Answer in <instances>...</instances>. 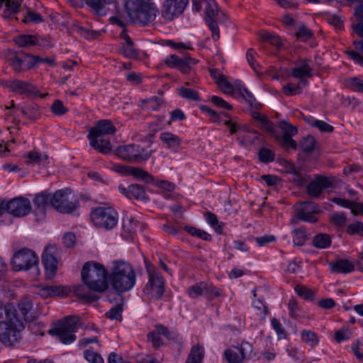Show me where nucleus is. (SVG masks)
<instances>
[{
  "instance_id": "f257e3e1",
  "label": "nucleus",
  "mask_w": 363,
  "mask_h": 363,
  "mask_svg": "<svg viewBox=\"0 0 363 363\" xmlns=\"http://www.w3.org/2000/svg\"><path fill=\"white\" fill-rule=\"evenodd\" d=\"M24 323L13 308H9L6 316L0 319V342L6 347L16 346L21 339Z\"/></svg>"
},
{
  "instance_id": "f03ea898",
  "label": "nucleus",
  "mask_w": 363,
  "mask_h": 363,
  "mask_svg": "<svg viewBox=\"0 0 363 363\" xmlns=\"http://www.w3.org/2000/svg\"><path fill=\"white\" fill-rule=\"evenodd\" d=\"M108 278L113 289L122 293L130 290L134 286L136 275L130 263L117 260L113 262Z\"/></svg>"
},
{
  "instance_id": "7ed1b4c3",
  "label": "nucleus",
  "mask_w": 363,
  "mask_h": 363,
  "mask_svg": "<svg viewBox=\"0 0 363 363\" xmlns=\"http://www.w3.org/2000/svg\"><path fill=\"white\" fill-rule=\"evenodd\" d=\"M193 10L200 11L204 6L205 21L211 31L212 38L214 41L220 38L218 24L224 23L227 18L225 14L219 9L215 0H191Z\"/></svg>"
},
{
  "instance_id": "20e7f679",
  "label": "nucleus",
  "mask_w": 363,
  "mask_h": 363,
  "mask_svg": "<svg viewBox=\"0 0 363 363\" xmlns=\"http://www.w3.org/2000/svg\"><path fill=\"white\" fill-rule=\"evenodd\" d=\"M82 279L86 286L96 292H103L108 288V273L105 267L95 262H86L82 269Z\"/></svg>"
},
{
  "instance_id": "39448f33",
  "label": "nucleus",
  "mask_w": 363,
  "mask_h": 363,
  "mask_svg": "<svg viewBox=\"0 0 363 363\" xmlns=\"http://www.w3.org/2000/svg\"><path fill=\"white\" fill-rule=\"evenodd\" d=\"M50 205L58 212L71 213L78 207V199L69 189H60L52 194Z\"/></svg>"
},
{
  "instance_id": "423d86ee",
  "label": "nucleus",
  "mask_w": 363,
  "mask_h": 363,
  "mask_svg": "<svg viewBox=\"0 0 363 363\" xmlns=\"http://www.w3.org/2000/svg\"><path fill=\"white\" fill-rule=\"evenodd\" d=\"M39 259L37 254L28 248H23L13 255L11 264L16 271L33 269L36 274H39Z\"/></svg>"
},
{
  "instance_id": "0eeeda50",
  "label": "nucleus",
  "mask_w": 363,
  "mask_h": 363,
  "mask_svg": "<svg viewBox=\"0 0 363 363\" xmlns=\"http://www.w3.org/2000/svg\"><path fill=\"white\" fill-rule=\"evenodd\" d=\"M152 152L148 148L133 143L118 147L115 150V154L123 160L142 163L150 157Z\"/></svg>"
},
{
  "instance_id": "6e6552de",
  "label": "nucleus",
  "mask_w": 363,
  "mask_h": 363,
  "mask_svg": "<svg viewBox=\"0 0 363 363\" xmlns=\"http://www.w3.org/2000/svg\"><path fill=\"white\" fill-rule=\"evenodd\" d=\"M78 316H69L50 330L51 335L57 336L65 345L71 344L76 340L74 333L77 330Z\"/></svg>"
},
{
  "instance_id": "1a4fd4ad",
  "label": "nucleus",
  "mask_w": 363,
  "mask_h": 363,
  "mask_svg": "<svg viewBox=\"0 0 363 363\" xmlns=\"http://www.w3.org/2000/svg\"><path fill=\"white\" fill-rule=\"evenodd\" d=\"M146 269L148 281L144 287V293L149 298L158 300L164 292V279L155 267L147 265Z\"/></svg>"
},
{
  "instance_id": "9d476101",
  "label": "nucleus",
  "mask_w": 363,
  "mask_h": 363,
  "mask_svg": "<svg viewBox=\"0 0 363 363\" xmlns=\"http://www.w3.org/2000/svg\"><path fill=\"white\" fill-rule=\"evenodd\" d=\"M91 218L96 226L106 230L113 228L118 220V213L111 207H99L91 213Z\"/></svg>"
},
{
  "instance_id": "9b49d317",
  "label": "nucleus",
  "mask_w": 363,
  "mask_h": 363,
  "mask_svg": "<svg viewBox=\"0 0 363 363\" xmlns=\"http://www.w3.org/2000/svg\"><path fill=\"white\" fill-rule=\"evenodd\" d=\"M253 347L247 342H242L240 346H233L227 349L224 355L228 363H245L252 352Z\"/></svg>"
},
{
  "instance_id": "f8f14e48",
  "label": "nucleus",
  "mask_w": 363,
  "mask_h": 363,
  "mask_svg": "<svg viewBox=\"0 0 363 363\" xmlns=\"http://www.w3.org/2000/svg\"><path fill=\"white\" fill-rule=\"evenodd\" d=\"M57 247L55 245L48 244L45 246L42 255L45 276L48 279H52L56 274L58 262L56 259Z\"/></svg>"
},
{
  "instance_id": "ddd939ff",
  "label": "nucleus",
  "mask_w": 363,
  "mask_h": 363,
  "mask_svg": "<svg viewBox=\"0 0 363 363\" xmlns=\"http://www.w3.org/2000/svg\"><path fill=\"white\" fill-rule=\"evenodd\" d=\"M189 0H164L162 7V16L171 21L182 15Z\"/></svg>"
},
{
  "instance_id": "4468645a",
  "label": "nucleus",
  "mask_w": 363,
  "mask_h": 363,
  "mask_svg": "<svg viewBox=\"0 0 363 363\" xmlns=\"http://www.w3.org/2000/svg\"><path fill=\"white\" fill-rule=\"evenodd\" d=\"M154 10L150 13V9L145 6H141L136 9H132V10L127 11V13L133 21L135 23H138L142 26H146L150 23L155 20L158 16L160 11L157 6H154Z\"/></svg>"
},
{
  "instance_id": "2eb2a0df",
  "label": "nucleus",
  "mask_w": 363,
  "mask_h": 363,
  "mask_svg": "<svg viewBox=\"0 0 363 363\" xmlns=\"http://www.w3.org/2000/svg\"><path fill=\"white\" fill-rule=\"evenodd\" d=\"M31 211V203L25 197L18 196L7 201V212L16 217L26 216Z\"/></svg>"
},
{
  "instance_id": "dca6fc26",
  "label": "nucleus",
  "mask_w": 363,
  "mask_h": 363,
  "mask_svg": "<svg viewBox=\"0 0 363 363\" xmlns=\"http://www.w3.org/2000/svg\"><path fill=\"white\" fill-rule=\"evenodd\" d=\"M1 84L11 91H15L28 96H39L43 98L48 95V94H39L35 86L26 81L13 79L2 82Z\"/></svg>"
},
{
  "instance_id": "f3484780",
  "label": "nucleus",
  "mask_w": 363,
  "mask_h": 363,
  "mask_svg": "<svg viewBox=\"0 0 363 363\" xmlns=\"http://www.w3.org/2000/svg\"><path fill=\"white\" fill-rule=\"evenodd\" d=\"M296 215L304 221L315 223L318 220L316 215L321 212L320 207L314 202L306 201L296 206Z\"/></svg>"
},
{
  "instance_id": "a211bd4d",
  "label": "nucleus",
  "mask_w": 363,
  "mask_h": 363,
  "mask_svg": "<svg viewBox=\"0 0 363 363\" xmlns=\"http://www.w3.org/2000/svg\"><path fill=\"white\" fill-rule=\"evenodd\" d=\"M118 190L125 197L138 201L147 199L145 187L138 183H121Z\"/></svg>"
},
{
  "instance_id": "6ab92c4d",
  "label": "nucleus",
  "mask_w": 363,
  "mask_h": 363,
  "mask_svg": "<svg viewBox=\"0 0 363 363\" xmlns=\"http://www.w3.org/2000/svg\"><path fill=\"white\" fill-rule=\"evenodd\" d=\"M112 170L122 176H133L134 179L138 180H143L145 182H152L153 180L152 175L140 167L114 164Z\"/></svg>"
},
{
  "instance_id": "aec40b11",
  "label": "nucleus",
  "mask_w": 363,
  "mask_h": 363,
  "mask_svg": "<svg viewBox=\"0 0 363 363\" xmlns=\"http://www.w3.org/2000/svg\"><path fill=\"white\" fill-rule=\"evenodd\" d=\"M294 67L291 69V75L299 81L306 80L313 76L312 61L300 58L294 62Z\"/></svg>"
},
{
  "instance_id": "412c9836",
  "label": "nucleus",
  "mask_w": 363,
  "mask_h": 363,
  "mask_svg": "<svg viewBox=\"0 0 363 363\" xmlns=\"http://www.w3.org/2000/svg\"><path fill=\"white\" fill-rule=\"evenodd\" d=\"M33 55L19 53L9 59L10 66L16 72H22L33 67Z\"/></svg>"
},
{
  "instance_id": "4be33fe9",
  "label": "nucleus",
  "mask_w": 363,
  "mask_h": 363,
  "mask_svg": "<svg viewBox=\"0 0 363 363\" xmlns=\"http://www.w3.org/2000/svg\"><path fill=\"white\" fill-rule=\"evenodd\" d=\"M51 197L52 195L47 192H42L35 196L33 213L36 217V220L40 221L45 219L46 209L49 203L50 204Z\"/></svg>"
},
{
  "instance_id": "5701e85b",
  "label": "nucleus",
  "mask_w": 363,
  "mask_h": 363,
  "mask_svg": "<svg viewBox=\"0 0 363 363\" xmlns=\"http://www.w3.org/2000/svg\"><path fill=\"white\" fill-rule=\"evenodd\" d=\"M164 63L170 68H175L183 73H188L190 66L196 64L197 61L190 57L181 58L177 55H170L166 57Z\"/></svg>"
},
{
  "instance_id": "b1692460",
  "label": "nucleus",
  "mask_w": 363,
  "mask_h": 363,
  "mask_svg": "<svg viewBox=\"0 0 363 363\" xmlns=\"http://www.w3.org/2000/svg\"><path fill=\"white\" fill-rule=\"evenodd\" d=\"M116 131V127L109 120H101L91 128L87 138H101L107 135H113Z\"/></svg>"
},
{
  "instance_id": "393cba45",
  "label": "nucleus",
  "mask_w": 363,
  "mask_h": 363,
  "mask_svg": "<svg viewBox=\"0 0 363 363\" xmlns=\"http://www.w3.org/2000/svg\"><path fill=\"white\" fill-rule=\"evenodd\" d=\"M9 308H13L15 310L16 315L20 318L22 323H24V321L31 320L33 319V304L32 302L27 298L22 300L18 303L17 308L12 304H7L6 313H7V310Z\"/></svg>"
},
{
  "instance_id": "a878e982",
  "label": "nucleus",
  "mask_w": 363,
  "mask_h": 363,
  "mask_svg": "<svg viewBox=\"0 0 363 363\" xmlns=\"http://www.w3.org/2000/svg\"><path fill=\"white\" fill-rule=\"evenodd\" d=\"M69 289L64 286H46L41 287L38 290V295L42 298H48L54 296H67L69 293Z\"/></svg>"
},
{
  "instance_id": "bb28decb",
  "label": "nucleus",
  "mask_w": 363,
  "mask_h": 363,
  "mask_svg": "<svg viewBox=\"0 0 363 363\" xmlns=\"http://www.w3.org/2000/svg\"><path fill=\"white\" fill-rule=\"evenodd\" d=\"M24 157L26 159L25 162L28 165L45 167L50 163V159L47 154L36 150L28 152Z\"/></svg>"
},
{
  "instance_id": "cd10ccee",
  "label": "nucleus",
  "mask_w": 363,
  "mask_h": 363,
  "mask_svg": "<svg viewBox=\"0 0 363 363\" xmlns=\"http://www.w3.org/2000/svg\"><path fill=\"white\" fill-rule=\"evenodd\" d=\"M289 172L291 174H294L298 177L296 179H294V182H334V177H328L325 175L322 174H315L313 177L311 176L303 175V174L298 171L296 167L289 164Z\"/></svg>"
},
{
  "instance_id": "c85d7f7f",
  "label": "nucleus",
  "mask_w": 363,
  "mask_h": 363,
  "mask_svg": "<svg viewBox=\"0 0 363 363\" xmlns=\"http://www.w3.org/2000/svg\"><path fill=\"white\" fill-rule=\"evenodd\" d=\"M329 265L331 271L338 273H350L354 269L353 262L348 259H338Z\"/></svg>"
},
{
  "instance_id": "c756f323",
  "label": "nucleus",
  "mask_w": 363,
  "mask_h": 363,
  "mask_svg": "<svg viewBox=\"0 0 363 363\" xmlns=\"http://www.w3.org/2000/svg\"><path fill=\"white\" fill-rule=\"evenodd\" d=\"M354 49L346 51L347 55L354 62L363 66V40L353 43Z\"/></svg>"
},
{
  "instance_id": "7c9ffc66",
  "label": "nucleus",
  "mask_w": 363,
  "mask_h": 363,
  "mask_svg": "<svg viewBox=\"0 0 363 363\" xmlns=\"http://www.w3.org/2000/svg\"><path fill=\"white\" fill-rule=\"evenodd\" d=\"M90 140V145L99 152L107 154L110 152L112 148L109 140L105 139H99V138H88Z\"/></svg>"
},
{
  "instance_id": "2f4dec72",
  "label": "nucleus",
  "mask_w": 363,
  "mask_h": 363,
  "mask_svg": "<svg viewBox=\"0 0 363 363\" xmlns=\"http://www.w3.org/2000/svg\"><path fill=\"white\" fill-rule=\"evenodd\" d=\"M160 140L167 145L168 148L177 150L181 144L182 140L179 136L169 132H164L160 135Z\"/></svg>"
},
{
  "instance_id": "473e14b6",
  "label": "nucleus",
  "mask_w": 363,
  "mask_h": 363,
  "mask_svg": "<svg viewBox=\"0 0 363 363\" xmlns=\"http://www.w3.org/2000/svg\"><path fill=\"white\" fill-rule=\"evenodd\" d=\"M141 6L147 7L150 13L154 10V6H157L153 0H128L125 1V8L126 11L132 10Z\"/></svg>"
},
{
  "instance_id": "72a5a7b5",
  "label": "nucleus",
  "mask_w": 363,
  "mask_h": 363,
  "mask_svg": "<svg viewBox=\"0 0 363 363\" xmlns=\"http://www.w3.org/2000/svg\"><path fill=\"white\" fill-rule=\"evenodd\" d=\"M204 357V349L200 345H195L191 347L190 354L186 363H201Z\"/></svg>"
},
{
  "instance_id": "f704fd0d",
  "label": "nucleus",
  "mask_w": 363,
  "mask_h": 363,
  "mask_svg": "<svg viewBox=\"0 0 363 363\" xmlns=\"http://www.w3.org/2000/svg\"><path fill=\"white\" fill-rule=\"evenodd\" d=\"M307 84L306 80H301L298 82L296 85L291 83H288L283 86V92L286 96H293L301 93L302 86Z\"/></svg>"
},
{
  "instance_id": "c9c22d12",
  "label": "nucleus",
  "mask_w": 363,
  "mask_h": 363,
  "mask_svg": "<svg viewBox=\"0 0 363 363\" xmlns=\"http://www.w3.org/2000/svg\"><path fill=\"white\" fill-rule=\"evenodd\" d=\"M301 338L303 342L313 347L319 342V339L316 333L310 330H303L301 332Z\"/></svg>"
},
{
  "instance_id": "e433bc0d",
  "label": "nucleus",
  "mask_w": 363,
  "mask_h": 363,
  "mask_svg": "<svg viewBox=\"0 0 363 363\" xmlns=\"http://www.w3.org/2000/svg\"><path fill=\"white\" fill-rule=\"evenodd\" d=\"M14 42L19 47H30L38 43V39L32 35H20L14 38Z\"/></svg>"
},
{
  "instance_id": "4c0bfd02",
  "label": "nucleus",
  "mask_w": 363,
  "mask_h": 363,
  "mask_svg": "<svg viewBox=\"0 0 363 363\" xmlns=\"http://www.w3.org/2000/svg\"><path fill=\"white\" fill-rule=\"evenodd\" d=\"M313 244L317 248H327L331 245V239L328 235L320 233L313 238Z\"/></svg>"
},
{
  "instance_id": "58836bf2",
  "label": "nucleus",
  "mask_w": 363,
  "mask_h": 363,
  "mask_svg": "<svg viewBox=\"0 0 363 363\" xmlns=\"http://www.w3.org/2000/svg\"><path fill=\"white\" fill-rule=\"evenodd\" d=\"M22 0H5L6 9L4 11L5 17L9 16L11 13L18 12Z\"/></svg>"
},
{
  "instance_id": "ea45409f",
  "label": "nucleus",
  "mask_w": 363,
  "mask_h": 363,
  "mask_svg": "<svg viewBox=\"0 0 363 363\" xmlns=\"http://www.w3.org/2000/svg\"><path fill=\"white\" fill-rule=\"evenodd\" d=\"M204 289L205 283L199 282L189 287L187 294L191 298H197L203 296Z\"/></svg>"
},
{
  "instance_id": "a19ab883",
  "label": "nucleus",
  "mask_w": 363,
  "mask_h": 363,
  "mask_svg": "<svg viewBox=\"0 0 363 363\" xmlns=\"http://www.w3.org/2000/svg\"><path fill=\"white\" fill-rule=\"evenodd\" d=\"M322 183H308L306 186L308 193L310 196L317 197L318 196L322 190L329 186V183H323L324 185H321Z\"/></svg>"
},
{
  "instance_id": "79ce46f5",
  "label": "nucleus",
  "mask_w": 363,
  "mask_h": 363,
  "mask_svg": "<svg viewBox=\"0 0 363 363\" xmlns=\"http://www.w3.org/2000/svg\"><path fill=\"white\" fill-rule=\"evenodd\" d=\"M185 230L193 236L198 237L203 240H210L211 235L207 232L192 226H185Z\"/></svg>"
},
{
  "instance_id": "37998d69",
  "label": "nucleus",
  "mask_w": 363,
  "mask_h": 363,
  "mask_svg": "<svg viewBox=\"0 0 363 363\" xmlns=\"http://www.w3.org/2000/svg\"><path fill=\"white\" fill-rule=\"evenodd\" d=\"M307 239V235L304 228H296L294 230L293 242L295 245L302 246Z\"/></svg>"
},
{
  "instance_id": "c03bdc74",
  "label": "nucleus",
  "mask_w": 363,
  "mask_h": 363,
  "mask_svg": "<svg viewBox=\"0 0 363 363\" xmlns=\"http://www.w3.org/2000/svg\"><path fill=\"white\" fill-rule=\"evenodd\" d=\"M162 100L158 97H153L143 101L142 108L148 111H156L162 104Z\"/></svg>"
},
{
  "instance_id": "a18cd8bd",
  "label": "nucleus",
  "mask_w": 363,
  "mask_h": 363,
  "mask_svg": "<svg viewBox=\"0 0 363 363\" xmlns=\"http://www.w3.org/2000/svg\"><path fill=\"white\" fill-rule=\"evenodd\" d=\"M294 290L299 296L306 300H313L315 296L311 289L303 285L296 286Z\"/></svg>"
},
{
  "instance_id": "49530a36",
  "label": "nucleus",
  "mask_w": 363,
  "mask_h": 363,
  "mask_svg": "<svg viewBox=\"0 0 363 363\" xmlns=\"http://www.w3.org/2000/svg\"><path fill=\"white\" fill-rule=\"evenodd\" d=\"M91 9L99 12L105 4H110L115 0H83Z\"/></svg>"
},
{
  "instance_id": "de8ad7c7",
  "label": "nucleus",
  "mask_w": 363,
  "mask_h": 363,
  "mask_svg": "<svg viewBox=\"0 0 363 363\" xmlns=\"http://www.w3.org/2000/svg\"><path fill=\"white\" fill-rule=\"evenodd\" d=\"M312 31L304 24H301L297 28L296 36L302 41H306L312 37Z\"/></svg>"
},
{
  "instance_id": "09e8293b",
  "label": "nucleus",
  "mask_w": 363,
  "mask_h": 363,
  "mask_svg": "<svg viewBox=\"0 0 363 363\" xmlns=\"http://www.w3.org/2000/svg\"><path fill=\"white\" fill-rule=\"evenodd\" d=\"M179 94L186 99L193 101H199L198 92L194 89L182 87L179 89Z\"/></svg>"
},
{
  "instance_id": "8fccbe9b",
  "label": "nucleus",
  "mask_w": 363,
  "mask_h": 363,
  "mask_svg": "<svg viewBox=\"0 0 363 363\" xmlns=\"http://www.w3.org/2000/svg\"><path fill=\"white\" fill-rule=\"evenodd\" d=\"M52 112L57 116H63L68 111V108L65 107L62 101L55 100L51 106Z\"/></svg>"
},
{
  "instance_id": "3c124183",
  "label": "nucleus",
  "mask_w": 363,
  "mask_h": 363,
  "mask_svg": "<svg viewBox=\"0 0 363 363\" xmlns=\"http://www.w3.org/2000/svg\"><path fill=\"white\" fill-rule=\"evenodd\" d=\"M84 357L90 363L104 362L103 357L99 354L91 350H86L84 352Z\"/></svg>"
},
{
  "instance_id": "603ef678",
  "label": "nucleus",
  "mask_w": 363,
  "mask_h": 363,
  "mask_svg": "<svg viewBox=\"0 0 363 363\" xmlns=\"http://www.w3.org/2000/svg\"><path fill=\"white\" fill-rule=\"evenodd\" d=\"M220 293L219 290L211 284L205 283V289L203 290V296L209 300L214 299L219 296Z\"/></svg>"
},
{
  "instance_id": "864d4df0",
  "label": "nucleus",
  "mask_w": 363,
  "mask_h": 363,
  "mask_svg": "<svg viewBox=\"0 0 363 363\" xmlns=\"http://www.w3.org/2000/svg\"><path fill=\"white\" fill-rule=\"evenodd\" d=\"M205 217L208 223L211 225L216 231L220 233L223 225L218 222L216 216L211 212H207L205 214Z\"/></svg>"
},
{
  "instance_id": "5fc2aeb1",
  "label": "nucleus",
  "mask_w": 363,
  "mask_h": 363,
  "mask_svg": "<svg viewBox=\"0 0 363 363\" xmlns=\"http://www.w3.org/2000/svg\"><path fill=\"white\" fill-rule=\"evenodd\" d=\"M275 155L269 149L262 147L259 152V158L260 161L264 163L272 162L274 160Z\"/></svg>"
},
{
  "instance_id": "6e6d98bb",
  "label": "nucleus",
  "mask_w": 363,
  "mask_h": 363,
  "mask_svg": "<svg viewBox=\"0 0 363 363\" xmlns=\"http://www.w3.org/2000/svg\"><path fill=\"white\" fill-rule=\"evenodd\" d=\"M279 128L283 132L282 136H294L298 132L296 127L293 126L292 125L288 123L286 121H281L279 123Z\"/></svg>"
},
{
  "instance_id": "4d7b16f0",
  "label": "nucleus",
  "mask_w": 363,
  "mask_h": 363,
  "mask_svg": "<svg viewBox=\"0 0 363 363\" xmlns=\"http://www.w3.org/2000/svg\"><path fill=\"white\" fill-rule=\"evenodd\" d=\"M315 139L312 136L306 137L301 143V147L305 152H311L315 147Z\"/></svg>"
},
{
  "instance_id": "13d9d810",
  "label": "nucleus",
  "mask_w": 363,
  "mask_h": 363,
  "mask_svg": "<svg viewBox=\"0 0 363 363\" xmlns=\"http://www.w3.org/2000/svg\"><path fill=\"white\" fill-rule=\"evenodd\" d=\"M351 335L352 333L349 328L343 327L335 333V340L337 342H341L344 340H349L351 337Z\"/></svg>"
},
{
  "instance_id": "bf43d9fd",
  "label": "nucleus",
  "mask_w": 363,
  "mask_h": 363,
  "mask_svg": "<svg viewBox=\"0 0 363 363\" xmlns=\"http://www.w3.org/2000/svg\"><path fill=\"white\" fill-rule=\"evenodd\" d=\"M330 222L337 227H342L347 222L346 216L342 213H334L330 218Z\"/></svg>"
},
{
  "instance_id": "052dcab7",
  "label": "nucleus",
  "mask_w": 363,
  "mask_h": 363,
  "mask_svg": "<svg viewBox=\"0 0 363 363\" xmlns=\"http://www.w3.org/2000/svg\"><path fill=\"white\" fill-rule=\"evenodd\" d=\"M347 233L350 235L357 234L363 236V223L359 221L350 223L347 226Z\"/></svg>"
},
{
  "instance_id": "680f3d73",
  "label": "nucleus",
  "mask_w": 363,
  "mask_h": 363,
  "mask_svg": "<svg viewBox=\"0 0 363 363\" xmlns=\"http://www.w3.org/2000/svg\"><path fill=\"white\" fill-rule=\"evenodd\" d=\"M33 59L34 68L38 66L40 63H45L50 67H55L56 65L54 57H41L38 55H33Z\"/></svg>"
},
{
  "instance_id": "e2e57ef3",
  "label": "nucleus",
  "mask_w": 363,
  "mask_h": 363,
  "mask_svg": "<svg viewBox=\"0 0 363 363\" xmlns=\"http://www.w3.org/2000/svg\"><path fill=\"white\" fill-rule=\"evenodd\" d=\"M310 123L312 126L318 128L322 132L330 133L333 130V127L323 121L314 119Z\"/></svg>"
},
{
  "instance_id": "0e129e2a",
  "label": "nucleus",
  "mask_w": 363,
  "mask_h": 363,
  "mask_svg": "<svg viewBox=\"0 0 363 363\" xmlns=\"http://www.w3.org/2000/svg\"><path fill=\"white\" fill-rule=\"evenodd\" d=\"M348 85L355 91L363 93V79L354 77L348 81Z\"/></svg>"
},
{
  "instance_id": "69168bd1",
  "label": "nucleus",
  "mask_w": 363,
  "mask_h": 363,
  "mask_svg": "<svg viewBox=\"0 0 363 363\" xmlns=\"http://www.w3.org/2000/svg\"><path fill=\"white\" fill-rule=\"evenodd\" d=\"M223 123L229 128L230 134H235L241 131L240 125L235 119L225 120L223 121Z\"/></svg>"
},
{
  "instance_id": "338daca9",
  "label": "nucleus",
  "mask_w": 363,
  "mask_h": 363,
  "mask_svg": "<svg viewBox=\"0 0 363 363\" xmlns=\"http://www.w3.org/2000/svg\"><path fill=\"white\" fill-rule=\"evenodd\" d=\"M157 186L160 189L161 193L164 194L166 198L169 197V192L172 191L174 189V183H155Z\"/></svg>"
},
{
  "instance_id": "774afa93",
  "label": "nucleus",
  "mask_w": 363,
  "mask_h": 363,
  "mask_svg": "<svg viewBox=\"0 0 363 363\" xmlns=\"http://www.w3.org/2000/svg\"><path fill=\"white\" fill-rule=\"evenodd\" d=\"M361 168L358 165H350L344 169V173L346 175L352 174L353 177H352V179H357L359 178V176H360L361 173Z\"/></svg>"
}]
</instances>
